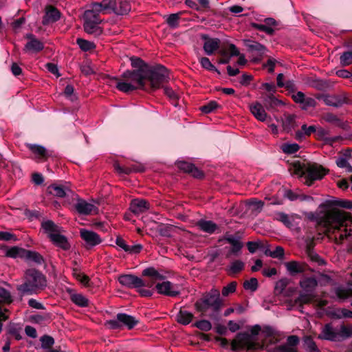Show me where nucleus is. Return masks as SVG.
I'll use <instances>...</instances> for the list:
<instances>
[{
    "instance_id": "f257e3e1",
    "label": "nucleus",
    "mask_w": 352,
    "mask_h": 352,
    "mask_svg": "<svg viewBox=\"0 0 352 352\" xmlns=\"http://www.w3.org/2000/svg\"><path fill=\"white\" fill-rule=\"evenodd\" d=\"M122 80L117 82L116 87L122 92H129L138 88L144 89V80L150 82L153 91L159 89L166 81L165 70L157 68L148 70L146 68L141 70L126 71L122 75Z\"/></svg>"
},
{
    "instance_id": "f03ea898",
    "label": "nucleus",
    "mask_w": 352,
    "mask_h": 352,
    "mask_svg": "<svg viewBox=\"0 0 352 352\" xmlns=\"http://www.w3.org/2000/svg\"><path fill=\"white\" fill-rule=\"evenodd\" d=\"M351 221V218L346 212L332 209L325 214L320 224L329 238L333 239L336 243L341 244L345 241L352 242Z\"/></svg>"
},
{
    "instance_id": "7ed1b4c3",
    "label": "nucleus",
    "mask_w": 352,
    "mask_h": 352,
    "mask_svg": "<svg viewBox=\"0 0 352 352\" xmlns=\"http://www.w3.org/2000/svg\"><path fill=\"white\" fill-rule=\"evenodd\" d=\"M47 286L45 276L36 269H28L24 274V283L17 286L22 294H33L44 289Z\"/></svg>"
},
{
    "instance_id": "20e7f679",
    "label": "nucleus",
    "mask_w": 352,
    "mask_h": 352,
    "mask_svg": "<svg viewBox=\"0 0 352 352\" xmlns=\"http://www.w3.org/2000/svg\"><path fill=\"white\" fill-rule=\"evenodd\" d=\"M101 6L102 5L99 3H92L84 13V30L87 34L95 36L100 35L102 32L101 28L98 26L100 23L99 14L103 13Z\"/></svg>"
},
{
    "instance_id": "39448f33",
    "label": "nucleus",
    "mask_w": 352,
    "mask_h": 352,
    "mask_svg": "<svg viewBox=\"0 0 352 352\" xmlns=\"http://www.w3.org/2000/svg\"><path fill=\"white\" fill-rule=\"evenodd\" d=\"M222 306V300L220 298L219 291L213 287L208 292L196 301L195 309L201 314H207L211 310L214 313L218 312Z\"/></svg>"
},
{
    "instance_id": "423d86ee",
    "label": "nucleus",
    "mask_w": 352,
    "mask_h": 352,
    "mask_svg": "<svg viewBox=\"0 0 352 352\" xmlns=\"http://www.w3.org/2000/svg\"><path fill=\"white\" fill-rule=\"evenodd\" d=\"M352 337V326L344 324L335 326L333 323L326 324L318 335V338L332 342H341Z\"/></svg>"
},
{
    "instance_id": "0eeeda50",
    "label": "nucleus",
    "mask_w": 352,
    "mask_h": 352,
    "mask_svg": "<svg viewBox=\"0 0 352 352\" xmlns=\"http://www.w3.org/2000/svg\"><path fill=\"white\" fill-rule=\"evenodd\" d=\"M299 285L302 290L298 298L289 302L292 307H302L303 305L310 302L315 297L318 281L314 277H305L300 280Z\"/></svg>"
},
{
    "instance_id": "6e6552de",
    "label": "nucleus",
    "mask_w": 352,
    "mask_h": 352,
    "mask_svg": "<svg viewBox=\"0 0 352 352\" xmlns=\"http://www.w3.org/2000/svg\"><path fill=\"white\" fill-rule=\"evenodd\" d=\"M41 227L54 245L64 250L69 249V243L67 237L62 234L63 230L61 227L50 220L43 221Z\"/></svg>"
},
{
    "instance_id": "1a4fd4ad",
    "label": "nucleus",
    "mask_w": 352,
    "mask_h": 352,
    "mask_svg": "<svg viewBox=\"0 0 352 352\" xmlns=\"http://www.w3.org/2000/svg\"><path fill=\"white\" fill-rule=\"evenodd\" d=\"M261 331L258 325L253 327L249 333H240L236 338L232 341V346L234 349H247L255 350L257 348L256 344V336Z\"/></svg>"
},
{
    "instance_id": "9d476101",
    "label": "nucleus",
    "mask_w": 352,
    "mask_h": 352,
    "mask_svg": "<svg viewBox=\"0 0 352 352\" xmlns=\"http://www.w3.org/2000/svg\"><path fill=\"white\" fill-rule=\"evenodd\" d=\"M100 3L102 5L101 8L103 13L111 10L116 14L124 15L127 14L131 10L130 5L126 0L120 1L118 3L116 0H104Z\"/></svg>"
},
{
    "instance_id": "9b49d317",
    "label": "nucleus",
    "mask_w": 352,
    "mask_h": 352,
    "mask_svg": "<svg viewBox=\"0 0 352 352\" xmlns=\"http://www.w3.org/2000/svg\"><path fill=\"white\" fill-rule=\"evenodd\" d=\"M327 173V170L322 166L318 164H309L306 166L305 184L309 186L314 181L322 179Z\"/></svg>"
},
{
    "instance_id": "f8f14e48",
    "label": "nucleus",
    "mask_w": 352,
    "mask_h": 352,
    "mask_svg": "<svg viewBox=\"0 0 352 352\" xmlns=\"http://www.w3.org/2000/svg\"><path fill=\"white\" fill-rule=\"evenodd\" d=\"M119 283L129 288H140L143 287H152L154 282L146 283L142 278L132 275V274H123L118 277Z\"/></svg>"
},
{
    "instance_id": "ddd939ff",
    "label": "nucleus",
    "mask_w": 352,
    "mask_h": 352,
    "mask_svg": "<svg viewBox=\"0 0 352 352\" xmlns=\"http://www.w3.org/2000/svg\"><path fill=\"white\" fill-rule=\"evenodd\" d=\"M80 235L82 239L85 241V245L87 248L96 246L100 244L102 241L100 235L92 230L84 228L80 229Z\"/></svg>"
},
{
    "instance_id": "4468645a",
    "label": "nucleus",
    "mask_w": 352,
    "mask_h": 352,
    "mask_svg": "<svg viewBox=\"0 0 352 352\" xmlns=\"http://www.w3.org/2000/svg\"><path fill=\"white\" fill-rule=\"evenodd\" d=\"M155 288L160 294L171 297H175L179 294L178 287L173 285L170 281H164L161 283H157Z\"/></svg>"
},
{
    "instance_id": "2eb2a0df",
    "label": "nucleus",
    "mask_w": 352,
    "mask_h": 352,
    "mask_svg": "<svg viewBox=\"0 0 352 352\" xmlns=\"http://www.w3.org/2000/svg\"><path fill=\"white\" fill-rule=\"evenodd\" d=\"M321 99L326 105L336 108L348 102L346 97L342 95H323Z\"/></svg>"
},
{
    "instance_id": "dca6fc26",
    "label": "nucleus",
    "mask_w": 352,
    "mask_h": 352,
    "mask_svg": "<svg viewBox=\"0 0 352 352\" xmlns=\"http://www.w3.org/2000/svg\"><path fill=\"white\" fill-rule=\"evenodd\" d=\"M76 211L80 214L89 215L98 213V208L93 204L88 203L85 200L79 199L75 205Z\"/></svg>"
},
{
    "instance_id": "f3484780",
    "label": "nucleus",
    "mask_w": 352,
    "mask_h": 352,
    "mask_svg": "<svg viewBox=\"0 0 352 352\" xmlns=\"http://www.w3.org/2000/svg\"><path fill=\"white\" fill-rule=\"evenodd\" d=\"M25 37L29 39V41L25 45V51L32 53H36L43 49V43L40 40L36 38L34 35L32 34H26Z\"/></svg>"
},
{
    "instance_id": "a211bd4d",
    "label": "nucleus",
    "mask_w": 352,
    "mask_h": 352,
    "mask_svg": "<svg viewBox=\"0 0 352 352\" xmlns=\"http://www.w3.org/2000/svg\"><path fill=\"white\" fill-rule=\"evenodd\" d=\"M149 208V203L144 199H135L132 200L130 204L131 211L136 215L146 212Z\"/></svg>"
},
{
    "instance_id": "6ab92c4d",
    "label": "nucleus",
    "mask_w": 352,
    "mask_h": 352,
    "mask_svg": "<svg viewBox=\"0 0 352 352\" xmlns=\"http://www.w3.org/2000/svg\"><path fill=\"white\" fill-rule=\"evenodd\" d=\"M201 38L205 40L203 48L207 55H212L219 48V39L209 38L206 34H202Z\"/></svg>"
},
{
    "instance_id": "aec40b11",
    "label": "nucleus",
    "mask_w": 352,
    "mask_h": 352,
    "mask_svg": "<svg viewBox=\"0 0 352 352\" xmlns=\"http://www.w3.org/2000/svg\"><path fill=\"white\" fill-rule=\"evenodd\" d=\"M276 25V21L272 18H267L264 23H252V26L255 29L265 32L267 34L272 35L274 32V27Z\"/></svg>"
},
{
    "instance_id": "412c9836",
    "label": "nucleus",
    "mask_w": 352,
    "mask_h": 352,
    "mask_svg": "<svg viewBox=\"0 0 352 352\" xmlns=\"http://www.w3.org/2000/svg\"><path fill=\"white\" fill-rule=\"evenodd\" d=\"M60 18V12L52 6H48L45 8V14L43 19V23L47 25L50 23L56 22Z\"/></svg>"
},
{
    "instance_id": "4be33fe9",
    "label": "nucleus",
    "mask_w": 352,
    "mask_h": 352,
    "mask_svg": "<svg viewBox=\"0 0 352 352\" xmlns=\"http://www.w3.org/2000/svg\"><path fill=\"white\" fill-rule=\"evenodd\" d=\"M315 133L318 139L323 140L326 144L330 145L340 139V136L329 137V131L320 126L316 127Z\"/></svg>"
},
{
    "instance_id": "5701e85b",
    "label": "nucleus",
    "mask_w": 352,
    "mask_h": 352,
    "mask_svg": "<svg viewBox=\"0 0 352 352\" xmlns=\"http://www.w3.org/2000/svg\"><path fill=\"white\" fill-rule=\"evenodd\" d=\"M48 190L50 194L60 198L69 196L72 193L68 187L58 184L51 185L48 187Z\"/></svg>"
},
{
    "instance_id": "b1692460",
    "label": "nucleus",
    "mask_w": 352,
    "mask_h": 352,
    "mask_svg": "<svg viewBox=\"0 0 352 352\" xmlns=\"http://www.w3.org/2000/svg\"><path fill=\"white\" fill-rule=\"evenodd\" d=\"M250 111L252 115L259 121L264 122L267 118V115L263 109V107L259 102H255L250 105Z\"/></svg>"
},
{
    "instance_id": "393cba45",
    "label": "nucleus",
    "mask_w": 352,
    "mask_h": 352,
    "mask_svg": "<svg viewBox=\"0 0 352 352\" xmlns=\"http://www.w3.org/2000/svg\"><path fill=\"white\" fill-rule=\"evenodd\" d=\"M178 167L184 172L190 173L194 177L201 178L203 177V173L191 163L181 162L178 163Z\"/></svg>"
},
{
    "instance_id": "a878e982",
    "label": "nucleus",
    "mask_w": 352,
    "mask_h": 352,
    "mask_svg": "<svg viewBox=\"0 0 352 352\" xmlns=\"http://www.w3.org/2000/svg\"><path fill=\"white\" fill-rule=\"evenodd\" d=\"M117 318L120 321L121 327L124 326L129 329H133L138 322L135 317L126 314H118Z\"/></svg>"
},
{
    "instance_id": "bb28decb",
    "label": "nucleus",
    "mask_w": 352,
    "mask_h": 352,
    "mask_svg": "<svg viewBox=\"0 0 352 352\" xmlns=\"http://www.w3.org/2000/svg\"><path fill=\"white\" fill-rule=\"evenodd\" d=\"M131 65L133 67H137L138 68L137 70H141L142 69H146L148 70H153L157 68H163L165 70V75H166V81L168 78V72L166 67H164L162 65H157L155 67H150L146 63H144L140 58H131Z\"/></svg>"
},
{
    "instance_id": "cd10ccee",
    "label": "nucleus",
    "mask_w": 352,
    "mask_h": 352,
    "mask_svg": "<svg viewBox=\"0 0 352 352\" xmlns=\"http://www.w3.org/2000/svg\"><path fill=\"white\" fill-rule=\"evenodd\" d=\"M285 266L287 271L291 275L302 273L305 270V266L303 263L296 261L286 262Z\"/></svg>"
},
{
    "instance_id": "c85d7f7f",
    "label": "nucleus",
    "mask_w": 352,
    "mask_h": 352,
    "mask_svg": "<svg viewBox=\"0 0 352 352\" xmlns=\"http://www.w3.org/2000/svg\"><path fill=\"white\" fill-rule=\"evenodd\" d=\"M197 226L202 231L212 234L214 233L216 230L218 228L217 225L214 223L212 221H207V220H199L197 222Z\"/></svg>"
},
{
    "instance_id": "c756f323",
    "label": "nucleus",
    "mask_w": 352,
    "mask_h": 352,
    "mask_svg": "<svg viewBox=\"0 0 352 352\" xmlns=\"http://www.w3.org/2000/svg\"><path fill=\"white\" fill-rule=\"evenodd\" d=\"M226 240L232 246L230 252L237 255L243 247V243L240 241L239 239L233 235H228L226 236Z\"/></svg>"
},
{
    "instance_id": "7c9ffc66",
    "label": "nucleus",
    "mask_w": 352,
    "mask_h": 352,
    "mask_svg": "<svg viewBox=\"0 0 352 352\" xmlns=\"http://www.w3.org/2000/svg\"><path fill=\"white\" fill-rule=\"evenodd\" d=\"M193 318V314L186 310L181 309L177 315V320L179 323L188 324Z\"/></svg>"
},
{
    "instance_id": "2f4dec72",
    "label": "nucleus",
    "mask_w": 352,
    "mask_h": 352,
    "mask_svg": "<svg viewBox=\"0 0 352 352\" xmlns=\"http://www.w3.org/2000/svg\"><path fill=\"white\" fill-rule=\"evenodd\" d=\"M27 261L42 264L44 262L43 256L38 252L26 250L24 258Z\"/></svg>"
},
{
    "instance_id": "473e14b6",
    "label": "nucleus",
    "mask_w": 352,
    "mask_h": 352,
    "mask_svg": "<svg viewBox=\"0 0 352 352\" xmlns=\"http://www.w3.org/2000/svg\"><path fill=\"white\" fill-rule=\"evenodd\" d=\"M72 301L76 305L82 307L88 306V299L81 294L73 293L70 296Z\"/></svg>"
},
{
    "instance_id": "72a5a7b5",
    "label": "nucleus",
    "mask_w": 352,
    "mask_h": 352,
    "mask_svg": "<svg viewBox=\"0 0 352 352\" xmlns=\"http://www.w3.org/2000/svg\"><path fill=\"white\" fill-rule=\"evenodd\" d=\"M303 346L307 352H320L316 342L310 336H305L303 338Z\"/></svg>"
},
{
    "instance_id": "f704fd0d",
    "label": "nucleus",
    "mask_w": 352,
    "mask_h": 352,
    "mask_svg": "<svg viewBox=\"0 0 352 352\" xmlns=\"http://www.w3.org/2000/svg\"><path fill=\"white\" fill-rule=\"evenodd\" d=\"M282 151L288 155L294 154L300 149V146L296 143H283L280 146Z\"/></svg>"
},
{
    "instance_id": "c9c22d12",
    "label": "nucleus",
    "mask_w": 352,
    "mask_h": 352,
    "mask_svg": "<svg viewBox=\"0 0 352 352\" xmlns=\"http://www.w3.org/2000/svg\"><path fill=\"white\" fill-rule=\"evenodd\" d=\"M245 45L249 50L257 52L260 55H263L266 51V47L263 45L256 41H248Z\"/></svg>"
},
{
    "instance_id": "e433bc0d",
    "label": "nucleus",
    "mask_w": 352,
    "mask_h": 352,
    "mask_svg": "<svg viewBox=\"0 0 352 352\" xmlns=\"http://www.w3.org/2000/svg\"><path fill=\"white\" fill-rule=\"evenodd\" d=\"M263 333L267 336L265 343H269L270 345H272L277 342V339L274 336V331L272 328L266 327L263 329Z\"/></svg>"
},
{
    "instance_id": "4c0bfd02",
    "label": "nucleus",
    "mask_w": 352,
    "mask_h": 352,
    "mask_svg": "<svg viewBox=\"0 0 352 352\" xmlns=\"http://www.w3.org/2000/svg\"><path fill=\"white\" fill-rule=\"evenodd\" d=\"M25 249L13 247L8 250L7 256L12 258H24L25 254Z\"/></svg>"
},
{
    "instance_id": "58836bf2",
    "label": "nucleus",
    "mask_w": 352,
    "mask_h": 352,
    "mask_svg": "<svg viewBox=\"0 0 352 352\" xmlns=\"http://www.w3.org/2000/svg\"><path fill=\"white\" fill-rule=\"evenodd\" d=\"M264 104L267 109L274 108L281 104V101L276 98L273 95H267L264 98Z\"/></svg>"
},
{
    "instance_id": "ea45409f",
    "label": "nucleus",
    "mask_w": 352,
    "mask_h": 352,
    "mask_svg": "<svg viewBox=\"0 0 352 352\" xmlns=\"http://www.w3.org/2000/svg\"><path fill=\"white\" fill-rule=\"evenodd\" d=\"M29 149L40 157L47 156V151L45 147L37 144H28Z\"/></svg>"
},
{
    "instance_id": "a19ab883",
    "label": "nucleus",
    "mask_w": 352,
    "mask_h": 352,
    "mask_svg": "<svg viewBox=\"0 0 352 352\" xmlns=\"http://www.w3.org/2000/svg\"><path fill=\"white\" fill-rule=\"evenodd\" d=\"M289 284V280L287 278H283L278 280L274 287V291L276 294H280L285 289L286 287Z\"/></svg>"
},
{
    "instance_id": "79ce46f5",
    "label": "nucleus",
    "mask_w": 352,
    "mask_h": 352,
    "mask_svg": "<svg viewBox=\"0 0 352 352\" xmlns=\"http://www.w3.org/2000/svg\"><path fill=\"white\" fill-rule=\"evenodd\" d=\"M142 274L146 276H149L154 280H162L163 276L155 270L153 267H148L143 270Z\"/></svg>"
},
{
    "instance_id": "37998d69",
    "label": "nucleus",
    "mask_w": 352,
    "mask_h": 352,
    "mask_svg": "<svg viewBox=\"0 0 352 352\" xmlns=\"http://www.w3.org/2000/svg\"><path fill=\"white\" fill-rule=\"evenodd\" d=\"M340 62L342 66H348L352 64V51L343 52L340 57Z\"/></svg>"
},
{
    "instance_id": "c03bdc74",
    "label": "nucleus",
    "mask_w": 352,
    "mask_h": 352,
    "mask_svg": "<svg viewBox=\"0 0 352 352\" xmlns=\"http://www.w3.org/2000/svg\"><path fill=\"white\" fill-rule=\"evenodd\" d=\"M258 280L256 278H251L243 283V287L245 290L255 292L258 288Z\"/></svg>"
},
{
    "instance_id": "a18cd8bd",
    "label": "nucleus",
    "mask_w": 352,
    "mask_h": 352,
    "mask_svg": "<svg viewBox=\"0 0 352 352\" xmlns=\"http://www.w3.org/2000/svg\"><path fill=\"white\" fill-rule=\"evenodd\" d=\"M76 42L80 48L85 52L95 48L94 43L87 40L82 38H78Z\"/></svg>"
},
{
    "instance_id": "49530a36",
    "label": "nucleus",
    "mask_w": 352,
    "mask_h": 352,
    "mask_svg": "<svg viewBox=\"0 0 352 352\" xmlns=\"http://www.w3.org/2000/svg\"><path fill=\"white\" fill-rule=\"evenodd\" d=\"M201 67L208 71H214L219 74V71L211 63L208 58L202 57L199 59Z\"/></svg>"
},
{
    "instance_id": "de8ad7c7",
    "label": "nucleus",
    "mask_w": 352,
    "mask_h": 352,
    "mask_svg": "<svg viewBox=\"0 0 352 352\" xmlns=\"http://www.w3.org/2000/svg\"><path fill=\"white\" fill-rule=\"evenodd\" d=\"M179 14H172L167 16L166 23L171 28H176L179 25Z\"/></svg>"
},
{
    "instance_id": "09e8293b",
    "label": "nucleus",
    "mask_w": 352,
    "mask_h": 352,
    "mask_svg": "<svg viewBox=\"0 0 352 352\" xmlns=\"http://www.w3.org/2000/svg\"><path fill=\"white\" fill-rule=\"evenodd\" d=\"M336 164L340 168H345L347 172L352 173V166L345 157H340L338 158L336 160Z\"/></svg>"
},
{
    "instance_id": "8fccbe9b",
    "label": "nucleus",
    "mask_w": 352,
    "mask_h": 352,
    "mask_svg": "<svg viewBox=\"0 0 352 352\" xmlns=\"http://www.w3.org/2000/svg\"><path fill=\"white\" fill-rule=\"evenodd\" d=\"M244 267L243 262L236 260L231 263L229 270L231 273L236 274L241 271Z\"/></svg>"
},
{
    "instance_id": "3c124183",
    "label": "nucleus",
    "mask_w": 352,
    "mask_h": 352,
    "mask_svg": "<svg viewBox=\"0 0 352 352\" xmlns=\"http://www.w3.org/2000/svg\"><path fill=\"white\" fill-rule=\"evenodd\" d=\"M236 288V283L235 281L231 282L228 285L222 289V296H228L230 294L235 292Z\"/></svg>"
},
{
    "instance_id": "603ef678",
    "label": "nucleus",
    "mask_w": 352,
    "mask_h": 352,
    "mask_svg": "<svg viewBox=\"0 0 352 352\" xmlns=\"http://www.w3.org/2000/svg\"><path fill=\"white\" fill-rule=\"evenodd\" d=\"M219 107V104L215 101H210L206 105L202 106L200 109L203 113H210Z\"/></svg>"
},
{
    "instance_id": "864d4df0",
    "label": "nucleus",
    "mask_w": 352,
    "mask_h": 352,
    "mask_svg": "<svg viewBox=\"0 0 352 352\" xmlns=\"http://www.w3.org/2000/svg\"><path fill=\"white\" fill-rule=\"evenodd\" d=\"M195 326L201 331H208L212 329L211 323L206 320H201L195 322Z\"/></svg>"
},
{
    "instance_id": "5fc2aeb1",
    "label": "nucleus",
    "mask_w": 352,
    "mask_h": 352,
    "mask_svg": "<svg viewBox=\"0 0 352 352\" xmlns=\"http://www.w3.org/2000/svg\"><path fill=\"white\" fill-rule=\"evenodd\" d=\"M296 116L294 115H289L286 117L283 122V126L285 129L290 130L295 127Z\"/></svg>"
},
{
    "instance_id": "6e6d98bb",
    "label": "nucleus",
    "mask_w": 352,
    "mask_h": 352,
    "mask_svg": "<svg viewBox=\"0 0 352 352\" xmlns=\"http://www.w3.org/2000/svg\"><path fill=\"white\" fill-rule=\"evenodd\" d=\"M293 174L302 177L306 175V166L303 167L300 163H295L293 165Z\"/></svg>"
},
{
    "instance_id": "4d7b16f0",
    "label": "nucleus",
    "mask_w": 352,
    "mask_h": 352,
    "mask_svg": "<svg viewBox=\"0 0 352 352\" xmlns=\"http://www.w3.org/2000/svg\"><path fill=\"white\" fill-rule=\"evenodd\" d=\"M269 347V351L270 352H297V350L293 349V348H289L287 346L283 344L274 347Z\"/></svg>"
},
{
    "instance_id": "13d9d810",
    "label": "nucleus",
    "mask_w": 352,
    "mask_h": 352,
    "mask_svg": "<svg viewBox=\"0 0 352 352\" xmlns=\"http://www.w3.org/2000/svg\"><path fill=\"white\" fill-rule=\"evenodd\" d=\"M115 170L119 173L129 174L131 172H140L141 169H136L134 168H124L118 164L114 165Z\"/></svg>"
},
{
    "instance_id": "bf43d9fd",
    "label": "nucleus",
    "mask_w": 352,
    "mask_h": 352,
    "mask_svg": "<svg viewBox=\"0 0 352 352\" xmlns=\"http://www.w3.org/2000/svg\"><path fill=\"white\" fill-rule=\"evenodd\" d=\"M0 298L4 302L10 303L12 302V296L10 292L3 287H0Z\"/></svg>"
},
{
    "instance_id": "052dcab7",
    "label": "nucleus",
    "mask_w": 352,
    "mask_h": 352,
    "mask_svg": "<svg viewBox=\"0 0 352 352\" xmlns=\"http://www.w3.org/2000/svg\"><path fill=\"white\" fill-rule=\"evenodd\" d=\"M299 342V338L296 336H290L287 339V343L285 345L289 348H293L294 350L296 349V346Z\"/></svg>"
},
{
    "instance_id": "680f3d73",
    "label": "nucleus",
    "mask_w": 352,
    "mask_h": 352,
    "mask_svg": "<svg viewBox=\"0 0 352 352\" xmlns=\"http://www.w3.org/2000/svg\"><path fill=\"white\" fill-rule=\"evenodd\" d=\"M301 105L302 109L307 110L310 107H314L316 105V101L312 98L305 97Z\"/></svg>"
},
{
    "instance_id": "e2e57ef3",
    "label": "nucleus",
    "mask_w": 352,
    "mask_h": 352,
    "mask_svg": "<svg viewBox=\"0 0 352 352\" xmlns=\"http://www.w3.org/2000/svg\"><path fill=\"white\" fill-rule=\"evenodd\" d=\"M323 120L329 123H334L340 125V119L334 114L329 113L323 116Z\"/></svg>"
},
{
    "instance_id": "0e129e2a",
    "label": "nucleus",
    "mask_w": 352,
    "mask_h": 352,
    "mask_svg": "<svg viewBox=\"0 0 352 352\" xmlns=\"http://www.w3.org/2000/svg\"><path fill=\"white\" fill-rule=\"evenodd\" d=\"M337 294L339 298H346L350 296H352V289H344L342 288H338L337 289ZM351 305H352V300L351 302Z\"/></svg>"
},
{
    "instance_id": "69168bd1",
    "label": "nucleus",
    "mask_w": 352,
    "mask_h": 352,
    "mask_svg": "<svg viewBox=\"0 0 352 352\" xmlns=\"http://www.w3.org/2000/svg\"><path fill=\"white\" fill-rule=\"evenodd\" d=\"M42 346L43 348L49 347L54 344V340L52 337L49 336H44L41 338Z\"/></svg>"
},
{
    "instance_id": "338daca9",
    "label": "nucleus",
    "mask_w": 352,
    "mask_h": 352,
    "mask_svg": "<svg viewBox=\"0 0 352 352\" xmlns=\"http://www.w3.org/2000/svg\"><path fill=\"white\" fill-rule=\"evenodd\" d=\"M175 228L172 226H166L160 230V233L162 236L171 237Z\"/></svg>"
},
{
    "instance_id": "774afa93",
    "label": "nucleus",
    "mask_w": 352,
    "mask_h": 352,
    "mask_svg": "<svg viewBox=\"0 0 352 352\" xmlns=\"http://www.w3.org/2000/svg\"><path fill=\"white\" fill-rule=\"evenodd\" d=\"M269 254L270 257L280 258L284 256V249L280 246H277L272 253Z\"/></svg>"
}]
</instances>
